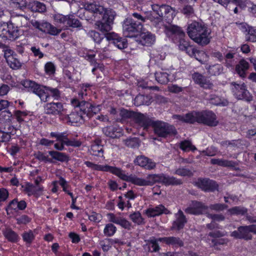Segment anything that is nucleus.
Returning <instances> with one entry per match:
<instances>
[{
	"label": "nucleus",
	"mask_w": 256,
	"mask_h": 256,
	"mask_svg": "<svg viewBox=\"0 0 256 256\" xmlns=\"http://www.w3.org/2000/svg\"><path fill=\"white\" fill-rule=\"evenodd\" d=\"M114 174L124 180L130 182L134 184L140 186H152L156 182L166 186L180 185L182 184V181L180 180L164 174H149L146 178H140L134 174L128 176L118 168H116Z\"/></svg>",
	"instance_id": "1"
},
{
	"label": "nucleus",
	"mask_w": 256,
	"mask_h": 256,
	"mask_svg": "<svg viewBox=\"0 0 256 256\" xmlns=\"http://www.w3.org/2000/svg\"><path fill=\"white\" fill-rule=\"evenodd\" d=\"M172 118L180 122L190 124L198 122L212 126H216L218 124L216 114L211 111H194L185 115H174Z\"/></svg>",
	"instance_id": "2"
},
{
	"label": "nucleus",
	"mask_w": 256,
	"mask_h": 256,
	"mask_svg": "<svg viewBox=\"0 0 256 256\" xmlns=\"http://www.w3.org/2000/svg\"><path fill=\"white\" fill-rule=\"evenodd\" d=\"M152 12L148 14L146 17L156 25L162 20L170 23L175 16L174 10L168 5L154 4L152 5Z\"/></svg>",
	"instance_id": "3"
},
{
	"label": "nucleus",
	"mask_w": 256,
	"mask_h": 256,
	"mask_svg": "<svg viewBox=\"0 0 256 256\" xmlns=\"http://www.w3.org/2000/svg\"><path fill=\"white\" fill-rule=\"evenodd\" d=\"M187 33L192 40L198 44L206 45L210 42V33L207 28L200 22L194 21L189 24Z\"/></svg>",
	"instance_id": "4"
},
{
	"label": "nucleus",
	"mask_w": 256,
	"mask_h": 256,
	"mask_svg": "<svg viewBox=\"0 0 256 256\" xmlns=\"http://www.w3.org/2000/svg\"><path fill=\"white\" fill-rule=\"evenodd\" d=\"M150 122L147 126H142L144 129H146L150 126L154 128L156 134L160 137H166L168 135L176 134V130L175 128L170 124L160 120L154 121L148 116Z\"/></svg>",
	"instance_id": "5"
},
{
	"label": "nucleus",
	"mask_w": 256,
	"mask_h": 256,
	"mask_svg": "<svg viewBox=\"0 0 256 256\" xmlns=\"http://www.w3.org/2000/svg\"><path fill=\"white\" fill-rule=\"evenodd\" d=\"M22 84L28 91L32 92L38 96L42 101L46 102L48 100V87L38 84L30 80H24Z\"/></svg>",
	"instance_id": "6"
},
{
	"label": "nucleus",
	"mask_w": 256,
	"mask_h": 256,
	"mask_svg": "<svg viewBox=\"0 0 256 256\" xmlns=\"http://www.w3.org/2000/svg\"><path fill=\"white\" fill-rule=\"evenodd\" d=\"M102 18L100 20L96 22V28L104 34L108 33L112 29V24L114 20V14L110 10L105 12L102 14Z\"/></svg>",
	"instance_id": "7"
},
{
	"label": "nucleus",
	"mask_w": 256,
	"mask_h": 256,
	"mask_svg": "<svg viewBox=\"0 0 256 256\" xmlns=\"http://www.w3.org/2000/svg\"><path fill=\"white\" fill-rule=\"evenodd\" d=\"M142 28V22H136L131 18H128L124 22L122 30L124 34L126 37L132 38L139 32Z\"/></svg>",
	"instance_id": "8"
},
{
	"label": "nucleus",
	"mask_w": 256,
	"mask_h": 256,
	"mask_svg": "<svg viewBox=\"0 0 256 256\" xmlns=\"http://www.w3.org/2000/svg\"><path fill=\"white\" fill-rule=\"evenodd\" d=\"M120 114L123 118H132L135 122L140 127L142 126H147L150 122L148 116L145 114L135 113L124 109L120 110Z\"/></svg>",
	"instance_id": "9"
},
{
	"label": "nucleus",
	"mask_w": 256,
	"mask_h": 256,
	"mask_svg": "<svg viewBox=\"0 0 256 256\" xmlns=\"http://www.w3.org/2000/svg\"><path fill=\"white\" fill-rule=\"evenodd\" d=\"M208 207L203 203L192 201V204L185 209L184 211L186 214L200 215L206 213L208 210Z\"/></svg>",
	"instance_id": "10"
},
{
	"label": "nucleus",
	"mask_w": 256,
	"mask_h": 256,
	"mask_svg": "<svg viewBox=\"0 0 256 256\" xmlns=\"http://www.w3.org/2000/svg\"><path fill=\"white\" fill-rule=\"evenodd\" d=\"M231 90L235 97L238 100L244 98L248 100V98L250 94L244 83L238 84L236 82H232L231 84Z\"/></svg>",
	"instance_id": "11"
},
{
	"label": "nucleus",
	"mask_w": 256,
	"mask_h": 256,
	"mask_svg": "<svg viewBox=\"0 0 256 256\" xmlns=\"http://www.w3.org/2000/svg\"><path fill=\"white\" fill-rule=\"evenodd\" d=\"M134 162L136 165H138L148 170L154 168L156 166V162L152 160L143 155L136 156Z\"/></svg>",
	"instance_id": "12"
},
{
	"label": "nucleus",
	"mask_w": 256,
	"mask_h": 256,
	"mask_svg": "<svg viewBox=\"0 0 256 256\" xmlns=\"http://www.w3.org/2000/svg\"><path fill=\"white\" fill-rule=\"evenodd\" d=\"M192 78L196 84L205 89H212L213 88V84L210 80L198 72L194 73L192 74Z\"/></svg>",
	"instance_id": "13"
},
{
	"label": "nucleus",
	"mask_w": 256,
	"mask_h": 256,
	"mask_svg": "<svg viewBox=\"0 0 256 256\" xmlns=\"http://www.w3.org/2000/svg\"><path fill=\"white\" fill-rule=\"evenodd\" d=\"M44 110L46 114L57 115L60 114L64 108L61 102H50L44 106Z\"/></svg>",
	"instance_id": "14"
},
{
	"label": "nucleus",
	"mask_w": 256,
	"mask_h": 256,
	"mask_svg": "<svg viewBox=\"0 0 256 256\" xmlns=\"http://www.w3.org/2000/svg\"><path fill=\"white\" fill-rule=\"evenodd\" d=\"M176 220L174 221L172 226V230H179L182 229L187 220L183 212L179 210L178 212L174 214Z\"/></svg>",
	"instance_id": "15"
},
{
	"label": "nucleus",
	"mask_w": 256,
	"mask_h": 256,
	"mask_svg": "<svg viewBox=\"0 0 256 256\" xmlns=\"http://www.w3.org/2000/svg\"><path fill=\"white\" fill-rule=\"evenodd\" d=\"M239 231L240 233L242 239L245 240H252V236L251 232L256 234V225L252 224L239 226Z\"/></svg>",
	"instance_id": "16"
},
{
	"label": "nucleus",
	"mask_w": 256,
	"mask_h": 256,
	"mask_svg": "<svg viewBox=\"0 0 256 256\" xmlns=\"http://www.w3.org/2000/svg\"><path fill=\"white\" fill-rule=\"evenodd\" d=\"M4 31H6V33H3L5 35V36L10 40H14L20 36L19 30L17 26H15L14 24L11 22L7 24V30Z\"/></svg>",
	"instance_id": "17"
},
{
	"label": "nucleus",
	"mask_w": 256,
	"mask_h": 256,
	"mask_svg": "<svg viewBox=\"0 0 256 256\" xmlns=\"http://www.w3.org/2000/svg\"><path fill=\"white\" fill-rule=\"evenodd\" d=\"M196 184L200 188L204 191H213L217 188L216 182L209 179H199Z\"/></svg>",
	"instance_id": "18"
},
{
	"label": "nucleus",
	"mask_w": 256,
	"mask_h": 256,
	"mask_svg": "<svg viewBox=\"0 0 256 256\" xmlns=\"http://www.w3.org/2000/svg\"><path fill=\"white\" fill-rule=\"evenodd\" d=\"M84 164L88 168L94 170H100L103 172H110L114 174L116 167L110 166L107 164L100 165L93 164L92 162L86 161Z\"/></svg>",
	"instance_id": "19"
},
{
	"label": "nucleus",
	"mask_w": 256,
	"mask_h": 256,
	"mask_svg": "<svg viewBox=\"0 0 256 256\" xmlns=\"http://www.w3.org/2000/svg\"><path fill=\"white\" fill-rule=\"evenodd\" d=\"M155 40V36L150 32H142L140 34V42L142 45L150 46L154 43Z\"/></svg>",
	"instance_id": "20"
},
{
	"label": "nucleus",
	"mask_w": 256,
	"mask_h": 256,
	"mask_svg": "<svg viewBox=\"0 0 256 256\" xmlns=\"http://www.w3.org/2000/svg\"><path fill=\"white\" fill-rule=\"evenodd\" d=\"M146 213L149 217H154L162 214H168L170 212L164 206L159 204L154 208H148L146 210Z\"/></svg>",
	"instance_id": "21"
},
{
	"label": "nucleus",
	"mask_w": 256,
	"mask_h": 256,
	"mask_svg": "<svg viewBox=\"0 0 256 256\" xmlns=\"http://www.w3.org/2000/svg\"><path fill=\"white\" fill-rule=\"evenodd\" d=\"M40 31L52 36H56L61 32L62 30L58 28L47 22H44L41 23Z\"/></svg>",
	"instance_id": "22"
},
{
	"label": "nucleus",
	"mask_w": 256,
	"mask_h": 256,
	"mask_svg": "<svg viewBox=\"0 0 256 256\" xmlns=\"http://www.w3.org/2000/svg\"><path fill=\"white\" fill-rule=\"evenodd\" d=\"M249 64L248 62L242 59L236 66V72L242 78L246 77V72L248 69Z\"/></svg>",
	"instance_id": "23"
},
{
	"label": "nucleus",
	"mask_w": 256,
	"mask_h": 256,
	"mask_svg": "<svg viewBox=\"0 0 256 256\" xmlns=\"http://www.w3.org/2000/svg\"><path fill=\"white\" fill-rule=\"evenodd\" d=\"M86 114H84L82 110H74L68 116L69 122L72 123L82 122L84 119Z\"/></svg>",
	"instance_id": "24"
},
{
	"label": "nucleus",
	"mask_w": 256,
	"mask_h": 256,
	"mask_svg": "<svg viewBox=\"0 0 256 256\" xmlns=\"http://www.w3.org/2000/svg\"><path fill=\"white\" fill-rule=\"evenodd\" d=\"M27 8L32 12H44L46 10V6L38 1H32L27 4Z\"/></svg>",
	"instance_id": "25"
},
{
	"label": "nucleus",
	"mask_w": 256,
	"mask_h": 256,
	"mask_svg": "<svg viewBox=\"0 0 256 256\" xmlns=\"http://www.w3.org/2000/svg\"><path fill=\"white\" fill-rule=\"evenodd\" d=\"M160 242H163L168 244L172 245L174 246H182L184 243L179 238L174 236L164 237L159 238Z\"/></svg>",
	"instance_id": "26"
},
{
	"label": "nucleus",
	"mask_w": 256,
	"mask_h": 256,
	"mask_svg": "<svg viewBox=\"0 0 256 256\" xmlns=\"http://www.w3.org/2000/svg\"><path fill=\"white\" fill-rule=\"evenodd\" d=\"M166 32L170 36L176 35L182 38L184 35V32L180 28L174 25L166 26Z\"/></svg>",
	"instance_id": "27"
},
{
	"label": "nucleus",
	"mask_w": 256,
	"mask_h": 256,
	"mask_svg": "<svg viewBox=\"0 0 256 256\" xmlns=\"http://www.w3.org/2000/svg\"><path fill=\"white\" fill-rule=\"evenodd\" d=\"M210 162L213 164H217L224 167L234 168L237 164L235 162L220 158H212Z\"/></svg>",
	"instance_id": "28"
},
{
	"label": "nucleus",
	"mask_w": 256,
	"mask_h": 256,
	"mask_svg": "<svg viewBox=\"0 0 256 256\" xmlns=\"http://www.w3.org/2000/svg\"><path fill=\"white\" fill-rule=\"evenodd\" d=\"M42 190L43 187L41 186H34L30 184H27L24 188L25 192L27 193L28 196H30L32 195H34L36 196H39Z\"/></svg>",
	"instance_id": "29"
},
{
	"label": "nucleus",
	"mask_w": 256,
	"mask_h": 256,
	"mask_svg": "<svg viewBox=\"0 0 256 256\" xmlns=\"http://www.w3.org/2000/svg\"><path fill=\"white\" fill-rule=\"evenodd\" d=\"M84 110V114H86V116L90 118L94 114L98 112L100 110V106H93L91 104L87 102Z\"/></svg>",
	"instance_id": "30"
},
{
	"label": "nucleus",
	"mask_w": 256,
	"mask_h": 256,
	"mask_svg": "<svg viewBox=\"0 0 256 256\" xmlns=\"http://www.w3.org/2000/svg\"><path fill=\"white\" fill-rule=\"evenodd\" d=\"M158 242H160L158 238L156 239L154 238H151L148 240L146 244L144 246V250L151 252H156L158 251L160 248L158 244Z\"/></svg>",
	"instance_id": "31"
},
{
	"label": "nucleus",
	"mask_w": 256,
	"mask_h": 256,
	"mask_svg": "<svg viewBox=\"0 0 256 256\" xmlns=\"http://www.w3.org/2000/svg\"><path fill=\"white\" fill-rule=\"evenodd\" d=\"M86 9L94 12L95 14H103L105 12L108 11V10L104 8L102 6L96 5L95 4H89L86 6Z\"/></svg>",
	"instance_id": "32"
},
{
	"label": "nucleus",
	"mask_w": 256,
	"mask_h": 256,
	"mask_svg": "<svg viewBox=\"0 0 256 256\" xmlns=\"http://www.w3.org/2000/svg\"><path fill=\"white\" fill-rule=\"evenodd\" d=\"M208 100L210 103L216 106H226L228 104L226 100L216 95L210 96Z\"/></svg>",
	"instance_id": "33"
},
{
	"label": "nucleus",
	"mask_w": 256,
	"mask_h": 256,
	"mask_svg": "<svg viewBox=\"0 0 256 256\" xmlns=\"http://www.w3.org/2000/svg\"><path fill=\"white\" fill-rule=\"evenodd\" d=\"M156 80L161 84H166L169 82L168 74L166 72H156L155 73Z\"/></svg>",
	"instance_id": "34"
},
{
	"label": "nucleus",
	"mask_w": 256,
	"mask_h": 256,
	"mask_svg": "<svg viewBox=\"0 0 256 256\" xmlns=\"http://www.w3.org/2000/svg\"><path fill=\"white\" fill-rule=\"evenodd\" d=\"M190 56L194 57L196 60H201L200 58H198L197 55L200 54L201 56H205V52L202 50H198L195 48L190 46L185 50Z\"/></svg>",
	"instance_id": "35"
},
{
	"label": "nucleus",
	"mask_w": 256,
	"mask_h": 256,
	"mask_svg": "<svg viewBox=\"0 0 256 256\" xmlns=\"http://www.w3.org/2000/svg\"><path fill=\"white\" fill-rule=\"evenodd\" d=\"M90 152L94 156H103V148L102 145L97 142H94L91 146Z\"/></svg>",
	"instance_id": "36"
},
{
	"label": "nucleus",
	"mask_w": 256,
	"mask_h": 256,
	"mask_svg": "<svg viewBox=\"0 0 256 256\" xmlns=\"http://www.w3.org/2000/svg\"><path fill=\"white\" fill-rule=\"evenodd\" d=\"M208 73L212 76L219 75L222 72V66L219 64L210 66L206 68Z\"/></svg>",
	"instance_id": "37"
},
{
	"label": "nucleus",
	"mask_w": 256,
	"mask_h": 256,
	"mask_svg": "<svg viewBox=\"0 0 256 256\" xmlns=\"http://www.w3.org/2000/svg\"><path fill=\"white\" fill-rule=\"evenodd\" d=\"M6 62L10 67L12 70H18L22 66V62L17 58V55L12 58H9Z\"/></svg>",
	"instance_id": "38"
},
{
	"label": "nucleus",
	"mask_w": 256,
	"mask_h": 256,
	"mask_svg": "<svg viewBox=\"0 0 256 256\" xmlns=\"http://www.w3.org/2000/svg\"><path fill=\"white\" fill-rule=\"evenodd\" d=\"M86 103L87 102L85 100L80 101L77 98H74L71 100V104L75 108V110H82V112H84Z\"/></svg>",
	"instance_id": "39"
},
{
	"label": "nucleus",
	"mask_w": 256,
	"mask_h": 256,
	"mask_svg": "<svg viewBox=\"0 0 256 256\" xmlns=\"http://www.w3.org/2000/svg\"><path fill=\"white\" fill-rule=\"evenodd\" d=\"M129 218L133 222L138 225L144 223V218L139 212H134L129 216Z\"/></svg>",
	"instance_id": "40"
},
{
	"label": "nucleus",
	"mask_w": 256,
	"mask_h": 256,
	"mask_svg": "<svg viewBox=\"0 0 256 256\" xmlns=\"http://www.w3.org/2000/svg\"><path fill=\"white\" fill-rule=\"evenodd\" d=\"M4 236L11 242H16L18 238V235L10 229H6L4 232Z\"/></svg>",
	"instance_id": "41"
},
{
	"label": "nucleus",
	"mask_w": 256,
	"mask_h": 256,
	"mask_svg": "<svg viewBox=\"0 0 256 256\" xmlns=\"http://www.w3.org/2000/svg\"><path fill=\"white\" fill-rule=\"evenodd\" d=\"M116 228L111 223L108 224L106 225L104 234L106 236H112L114 234L116 231Z\"/></svg>",
	"instance_id": "42"
},
{
	"label": "nucleus",
	"mask_w": 256,
	"mask_h": 256,
	"mask_svg": "<svg viewBox=\"0 0 256 256\" xmlns=\"http://www.w3.org/2000/svg\"><path fill=\"white\" fill-rule=\"evenodd\" d=\"M23 240L26 244H30L34 240L35 236L32 230L26 231L22 234Z\"/></svg>",
	"instance_id": "43"
},
{
	"label": "nucleus",
	"mask_w": 256,
	"mask_h": 256,
	"mask_svg": "<svg viewBox=\"0 0 256 256\" xmlns=\"http://www.w3.org/2000/svg\"><path fill=\"white\" fill-rule=\"evenodd\" d=\"M48 154L52 156L54 159L58 160L60 162H65L67 160L66 156L62 152H60L52 150L49 151Z\"/></svg>",
	"instance_id": "44"
},
{
	"label": "nucleus",
	"mask_w": 256,
	"mask_h": 256,
	"mask_svg": "<svg viewBox=\"0 0 256 256\" xmlns=\"http://www.w3.org/2000/svg\"><path fill=\"white\" fill-rule=\"evenodd\" d=\"M66 26L72 28H80L82 26L80 22L77 18H74L73 16H68Z\"/></svg>",
	"instance_id": "45"
},
{
	"label": "nucleus",
	"mask_w": 256,
	"mask_h": 256,
	"mask_svg": "<svg viewBox=\"0 0 256 256\" xmlns=\"http://www.w3.org/2000/svg\"><path fill=\"white\" fill-rule=\"evenodd\" d=\"M87 34L96 43H100L101 40L104 38L103 36L100 35L98 32L93 30L89 31Z\"/></svg>",
	"instance_id": "46"
},
{
	"label": "nucleus",
	"mask_w": 256,
	"mask_h": 256,
	"mask_svg": "<svg viewBox=\"0 0 256 256\" xmlns=\"http://www.w3.org/2000/svg\"><path fill=\"white\" fill-rule=\"evenodd\" d=\"M54 22L58 24L66 25L68 16H64L60 14H56L53 16Z\"/></svg>",
	"instance_id": "47"
},
{
	"label": "nucleus",
	"mask_w": 256,
	"mask_h": 256,
	"mask_svg": "<svg viewBox=\"0 0 256 256\" xmlns=\"http://www.w3.org/2000/svg\"><path fill=\"white\" fill-rule=\"evenodd\" d=\"M180 148L184 151L194 150L196 148L189 140H185L180 143Z\"/></svg>",
	"instance_id": "48"
},
{
	"label": "nucleus",
	"mask_w": 256,
	"mask_h": 256,
	"mask_svg": "<svg viewBox=\"0 0 256 256\" xmlns=\"http://www.w3.org/2000/svg\"><path fill=\"white\" fill-rule=\"evenodd\" d=\"M50 136L51 137L56 138L57 140L60 142H62L65 144V142H66L68 140V136L64 132H52L50 134Z\"/></svg>",
	"instance_id": "49"
},
{
	"label": "nucleus",
	"mask_w": 256,
	"mask_h": 256,
	"mask_svg": "<svg viewBox=\"0 0 256 256\" xmlns=\"http://www.w3.org/2000/svg\"><path fill=\"white\" fill-rule=\"evenodd\" d=\"M10 5L16 8L22 9L27 7V4L25 0H11L10 2Z\"/></svg>",
	"instance_id": "50"
},
{
	"label": "nucleus",
	"mask_w": 256,
	"mask_h": 256,
	"mask_svg": "<svg viewBox=\"0 0 256 256\" xmlns=\"http://www.w3.org/2000/svg\"><path fill=\"white\" fill-rule=\"evenodd\" d=\"M27 116L28 112H26L19 110H16L14 114V117L19 123L23 122Z\"/></svg>",
	"instance_id": "51"
},
{
	"label": "nucleus",
	"mask_w": 256,
	"mask_h": 256,
	"mask_svg": "<svg viewBox=\"0 0 256 256\" xmlns=\"http://www.w3.org/2000/svg\"><path fill=\"white\" fill-rule=\"evenodd\" d=\"M228 211L232 214L244 215L246 212L247 210L244 207L235 206L230 209Z\"/></svg>",
	"instance_id": "52"
},
{
	"label": "nucleus",
	"mask_w": 256,
	"mask_h": 256,
	"mask_svg": "<svg viewBox=\"0 0 256 256\" xmlns=\"http://www.w3.org/2000/svg\"><path fill=\"white\" fill-rule=\"evenodd\" d=\"M99 244L104 252L108 251L112 247L109 238H106L100 240Z\"/></svg>",
	"instance_id": "53"
},
{
	"label": "nucleus",
	"mask_w": 256,
	"mask_h": 256,
	"mask_svg": "<svg viewBox=\"0 0 256 256\" xmlns=\"http://www.w3.org/2000/svg\"><path fill=\"white\" fill-rule=\"evenodd\" d=\"M174 174L182 176H190L192 175V172L190 170L184 168H180L177 169L175 171Z\"/></svg>",
	"instance_id": "54"
},
{
	"label": "nucleus",
	"mask_w": 256,
	"mask_h": 256,
	"mask_svg": "<svg viewBox=\"0 0 256 256\" xmlns=\"http://www.w3.org/2000/svg\"><path fill=\"white\" fill-rule=\"evenodd\" d=\"M182 12L188 18H192L194 16V12L193 8L190 6H186L182 10Z\"/></svg>",
	"instance_id": "55"
},
{
	"label": "nucleus",
	"mask_w": 256,
	"mask_h": 256,
	"mask_svg": "<svg viewBox=\"0 0 256 256\" xmlns=\"http://www.w3.org/2000/svg\"><path fill=\"white\" fill-rule=\"evenodd\" d=\"M148 99V96H146L143 95H138L134 99V102L137 106H140L142 104L148 105L150 104L149 102H145V100Z\"/></svg>",
	"instance_id": "56"
},
{
	"label": "nucleus",
	"mask_w": 256,
	"mask_h": 256,
	"mask_svg": "<svg viewBox=\"0 0 256 256\" xmlns=\"http://www.w3.org/2000/svg\"><path fill=\"white\" fill-rule=\"evenodd\" d=\"M106 40L109 42H112L114 44L118 42V40H120V36L114 32H109L104 34Z\"/></svg>",
	"instance_id": "57"
},
{
	"label": "nucleus",
	"mask_w": 256,
	"mask_h": 256,
	"mask_svg": "<svg viewBox=\"0 0 256 256\" xmlns=\"http://www.w3.org/2000/svg\"><path fill=\"white\" fill-rule=\"evenodd\" d=\"M49 98L51 96L55 100H58L60 98V92L58 88L48 87Z\"/></svg>",
	"instance_id": "58"
},
{
	"label": "nucleus",
	"mask_w": 256,
	"mask_h": 256,
	"mask_svg": "<svg viewBox=\"0 0 256 256\" xmlns=\"http://www.w3.org/2000/svg\"><path fill=\"white\" fill-rule=\"evenodd\" d=\"M35 157L36 159L42 162H52L48 156L40 152H38L36 154Z\"/></svg>",
	"instance_id": "59"
},
{
	"label": "nucleus",
	"mask_w": 256,
	"mask_h": 256,
	"mask_svg": "<svg viewBox=\"0 0 256 256\" xmlns=\"http://www.w3.org/2000/svg\"><path fill=\"white\" fill-rule=\"evenodd\" d=\"M184 89V88L180 86L177 84H172L168 86V91L174 94L180 93V92H182Z\"/></svg>",
	"instance_id": "60"
},
{
	"label": "nucleus",
	"mask_w": 256,
	"mask_h": 256,
	"mask_svg": "<svg viewBox=\"0 0 256 256\" xmlns=\"http://www.w3.org/2000/svg\"><path fill=\"white\" fill-rule=\"evenodd\" d=\"M4 56L6 60V61L8 60L9 58H12V57H14L16 55V54L12 50L8 47L4 48Z\"/></svg>",
	"instance_id": "61"
},
{
	"label": "nucleus",
	"mask_w": 256,
	"mask_h": 256,
	"mask_svg": "<svg viewBox=\"0 0 256 256\" xmlns=\"http://www.w3.org/2000/svg\"><path fill=\"white\" fill-rule=\"evenodd\" d=\"M114 44L120 50L126 48L128 46L126 40L120 37V40H118V42Z\"/></svg>",
	"instance_id": "62"
},
{
	"label": "nucleus",
	"mask_w": 256,
	"mask_h": 256,
	"mask_svg": "<svg viewBox=\"0 0 256 256\" xmlns=\"http://www.w3.org/2000/svg\"><path fill=\"white\" fill-rule=\"evenodd\" d=\"M118 224H119L122 228L128 230H130L132 227V224L130 222L126 219L122 218L120 219Z\"/></svg>",
	"instance_id": "63"
},
{
	"label": "nucleus",
	"mask_w": 256,
	"mask_h": 256,
	"mask_svg": "<svg viewBox=\"0 0 256 256\" xmlns=\"http://www.w3.org/2000/svg\"><path fill=\"white\" fill-rule=\"evenodd\" d=\"M45 71L46 74H52L55 72V67L54 64L50 62H47L44 66Z\"/></svg>",
	"instance_id": "64"
}]
</instances>
